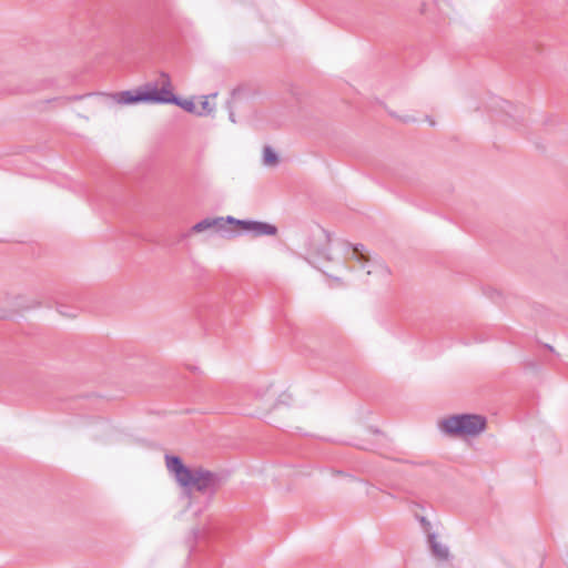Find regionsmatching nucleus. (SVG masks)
Here are the masks:
<instances>
[{"instance_id":"nucleus-1","label":"nucleus","mask_w":568,"mask_h":568,"mask_svg":"<svg viewBox=\"0 0 568 568\" xmlns=\"http://www.w3.org/2000/svg\"><path fill=\"white\" fill-rule=\"evenodd\" d=\"M168 470L174 476L178 484L184 488H194L202 494H215L222 486L223 477L202 467L189 468L178 456H165Z\"/></svg>"},{"instance_id":"nucleus-2","label":"nucleus","mask_w":568,"mask_h":568,"mask_svg":"<svg viewBox=\"0 0 568 568\" xmlns=\"http://www.w3.org/2000/svg\"><path fill=\"white\" fill-rule=\"evenodd\" d=\"M439 428L449 436L474 437L485 430L486 418L473 414L453 415L440 420Z\"/></svg>"},{"instance_id":"nucleus-3","label":"nucleus","mask_w":568,"mask_h":568,"mask_svg":"<svg viewBox=\"0 0 568 568\" xmlns=\"http://www.w3.org/2000/svg\"><path fill=\"white\" fill-rule=\"evenodd\" d=\"M291 402L292 395L290 393L280 392L273 384H268L256 388L252 405L255 414L263 415L282 406H288Z\"/></svg>"},{"instance_id":"nucleus-4","label":"nucleus","mask_w":568,"mask_h":568,"mask_svg":"<svg viewBox=\"0 0 568 568\" xmlns=\"http://www.w3.org/2000/svg\"><path fill=\"white\" fill-rule=\"evenodd\" d=\"M491 116L510 128H518L524 121V108H518L501 98H493L489 104Z\"/></svg>"},{"instance_id":"nucleus-5","label":"nucleus","mask_w":568,"mask_h":568,"mask_svg":"<svg viewBox=\"0 0 568 568\" xmlns=\"http://www.w3.org/2000/svg\"><path fill=\"white\" fill-rule=\"evenodd\" d=\"M353 257L366 270L368 276L374 275L377 281L385 282L389 276V268L379 261H372L363 244L353 246Z\"/></svg>"},{"instance_id":"nucleus-6","label":"nucleus","mask_w":568,"mask_h":568,"mask_svg":"<svg viewBox=\"0 0 568 568\" xmlns=\"http://www.w3.org/2000/svg\"><path fill=\"white\" fill-rule=\"evenodd\" d=\"M145 89L152 103L175 102L173 84L166 72H161L155 82L145 84Z\"/></svg>"},{"instance_id":"nucleus-7","label":"nucleus","mask_w":568,"mask_h":568,"mask_svg":"<svg viewBox=\"0 0 568 568\" xmlns=\"http://www.w3.org/2000/svg\"><path fill=\"white\" fill-rule=\"evenodd\" d=\"M226 221L230 224H236L239 227H241L244 231L252 232L254 236H274L277 234V227L273 224H268L265 222H258V221H248V220H237L233 216H227Z\"/></svg>"},{"instance_id":"nucleus-8","label":"nucleus","mask_w":568,"mask_h":568,"mask_svg":"<svg viewBox=\"0 0 568 568\" xmlns=\"http://www.w3.org/2000/svg\"><path fill=\"white\" fill-rule=\"evenodd\" d=\"M226 224H230L226 221V217H206L197 223H195L191 231L194 233H202L209 230H214L216 232L225 229Z\"/></svg>"},{"instance_id":"nucleus-9","label":"nucleus","mask_w":568,"mask_h":568,"mask_svg":"<svg viewBox=\"0 0 568 568\" xmlns=\"http://www.w3.org/2000/svg\"><path fill=\"white\" fill-rule=\"evenodd\" d=\"M112 98L119 104H133V103H138V102H151L146 89L143 91H138L135 93H133L132 91H123V92L113 94Z\"/></svg>"},{"instance_id":"nucleus-10","label":"nucleus","mask_w":568,"mask_h":568,"mask_svg":"<svg viewBox=\"0 0 568 568\" xmlns=\"http://www.w3.org/2000/svg\"><path fill=\"white\" fill-rule=\"evenodd\" d=\"M428 542L434 557L439 560H447L449 558L448 547L437 541L435 534H428Z\"/></svg>"},{"instance_id":"nucleus-11","label":"nucleus","mask_w":568,"mask_h":568,"mask_svg":"<svg viewBox=\"0 0 568 568\" xmlns=\"http://www.w3.org/2000/svg\"><path fill=\"white\" fill-rule=\"evenodd\" d=\"M278 155L276 152L270 146L265 145L263 148V164L268 168L276 166L278 164Z\"/></svg>"},{"instance_id":"nucleus-12","label":"nucleus","mask_w":568,"mask_h":568,"mask_svg":"<svg viewBox=\"0 0 568 568\" xmlns=\"http://www.w3.org/2000/svg\"><path fill=\"white\" fill-rule=\"evenodd\" d=\"M170 103L179 105L184 111L197 115V108H196L195 103L192 100H189V99H184L183 100V99H180L179 97L175 95V102H170Z\"/></svg>"},{"instance_id":"nucleus-13","label":"nucleus","mask_w":568,"mask_h":568,"mask_svg":"<svg viewBox=\"0 0 568 568\" xmlns=\"http://www.w3.org/2000/svg\"><path fill=\"white\" fill-rule=\"evenodd\" d=\"M210 97H203V101L201 102V109H197V115H209L214 111V105L210 102Z\"/></svg>"},{"instance_id":"nucleus-14","label":"nucleus","mask_w":568,"mask_h":568,"mask_svg":"<svg viewBox=\"0 0 568 568\" xmlns=\"http://www.w3.org/2000/svg\"><path fill=\"white\" fill-rule=\"evenodd\" d=\"M418 521L420 523L425 532L430 534L429 530L432 528L430 521L424 516H416Z\"/></svg>"},{"instance_id":"nucleus-15","label":"nucleus","mask_w":568,"mask_h":568,"mask_svg":"<svg viewBox=\"0 0 568 568\" xmlns=\"http://www.w3.org/2000/svg\"><path fill=\"white\" fill-rule=\"evenodd\" d=\"M80 99H82V95H75V97L67 98L68 101H74V100H80Z\"/></svg>"},{"instance_id":"nucleus-16","label":"nucleus","mask_w":568,"mask_h":568,"mask_svg":"<svg viewBox=\"0 0 568 568\" xmlns=\"http://www.w3.org/2000/svg\"><path fill=\"white\" fill-rule=\"evenodd\" d=\"M229 116H230V120H231L233 123H235V122H236L235 116H234V112H232V111H231Z\"/></svg>"},{"instance_id":"nucleus-17","label":"nucleus","mask_w":568,"mask_h":568,"mask_svg":"<svg viewBox=\"0 0 568 568\" xmlns=\"http://www.w3.org/2000/svg\"><path fill=\"white\" fill-rule=\"evenodd\" d=\"M402 120H403L404 122H409V121H412L413 119H412V118H409V116H407V118H404V119H402Z\"/></svg>"}]
</instances>
